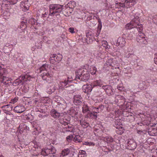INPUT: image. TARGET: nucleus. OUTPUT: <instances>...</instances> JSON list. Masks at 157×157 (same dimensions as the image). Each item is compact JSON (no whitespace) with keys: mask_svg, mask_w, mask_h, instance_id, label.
Masks as SVG:
<instances>
[{"mask_svg":"<svg viewBox=\"0 0 157 157\" xmlns=\"http://www.w3.org/2000/svg\"><path fill=\"white\" fill-rule=\"evenodd\" d=\"M75 79H78L81 81H87L89 79L90 75L86 69L79 70L75 72Z\"/></svg>","mask_w":157,"mask_h":157,"instance_id":"f257e3e1","label":"nucleus"},{"mask_svg":"<svg viewBox=\"0 0 157 157\" xmlns=\"http://www.w3.org/2000/svg\"><path fill=\"white\" fill-rule=\"evenodd\" d=\"M63 5L59 4H52L49 6L50 13L48 16L59 15V13L63 11Z\"/></svg>","mask_w":157,"mask_h":157,"instance_id":"f03ea898","label":"nucleus"},{"mask_svg":"<svg viewBox=\"0 0 157 157\" xmlns=\"http://www.w3.org/2000/svg\"><path fill=\"white\" fill-rule=\"evenodd\" d=\"M71 82V80H63L61 82V85L65 88L69 93H71L75 91L76 88L73 85H70L69 83Z\"/></svg>","mask_w":157,"mask_h":157,"instance_id":"7ed1b4c3","label":"nucleus"},{"mask_svg":"<svg viewBox=\"0 0 157 157\" xmlns=\"http://www.w3.org/2000/svg\"><path fill=\"white\" fill-rule=\"evenodd\" d=\"M129 27L127 26V25H125V28L128 29H131V32L133 33L134 35L138 33H141L143 29V25H140L136 26V27H132L130 28H128Z\"/></svg>","mask_w":157,"mask_h":157,"instance_id":"20e7f679","label":"nucleus"},{"mask_svg":"<svg viewBox=\"0 0 157 157\" xmlns=\"http://www.w3.org/2000/svg\"><path fill=\"white\" fill-rule=\"evenodd\" d=\"M138 16H136L129 23L127 24V26L129 27L128 28H130L132 27H136L140 25H142L140 23L139 19Z\"/></svg>","mask_w":157,"mask_h":157,"instance_id":"39448f33","label":"nucleus"},{"mask_svg":"<svg viewBox=\"0 0 157 157\" xmlns=\"http://www.w3.org/2000/svg\"><path fill=\"white\" fill-rule=\"evenodd\" d=\"M101 90H104L107 94L112 95L113 94V89L112 87L110 85H106L103 86L100 89Z\"/></svg>","mask_w":157,"mask_h":157,"instance_id":"423d86ee","label":"nucleus"},{"mask_svg":"<svg viewBox=\"0 0 157 157\" xmlns=\"http://www.w3.org/2000/svg\"><path fill=\"white\" fill-rule=\"evenodd\" d=\"M73 99L74 104L77 105H80L83 101L82 97L80 95H75Z\"/></svg>","mask_w":157,"mask_h":157,"instance_id":"0eeeda50","label":"nucleus"},{"mask_svg":"<svg viewBox=\"0 0 157 157\" xmlns=\"http://www.w3.org/2000/svg\"><path fill=\"white\" fill-rule=\"evenodd\" d=\"M30 5V4L29 3L28 0H25L22 1L21 2V6L22 8L24 7V10H23L25 12L29 10Z\"/></svg>","mask_w":157,"mask_h":157,"instance_id":"6e6552de","label":"nucleus"},{"mask_svg":"<svg viewBox=\"0 0 157 157\" xmlns=\"http://www.w3.org/2000/svg\"><path fill=\"white\" fill-rule=\"evenodd\" d=\"M93 87L90 84L84 85L82 87V89L83 91L85 93L89 94V93L90 92L93 88Z\"/></svg>","mask_w":157,"mask_h":157,"instance_id":"1a4fd4ad","label":"nucleus"},{"mask_svg":"<svg viewBox=\"0 0 157 157\" xmlns=\"http://www.w3.org/2000/svg\"><path fill=\"white\" fill-rule=\"evenodd\" d=\"M128 148L130 150H133L135 149L136 147V143L133 141L131 139L128 142Z\"/></svg>","mask_w":157,"mask_h":157,"instance_id":"9d476101","label":"nucleus"},{"mask_svg":"<svg viewBox=\"0 0 157 157\" xmlns=\"http://www.w3.org/2000/svg\"><path fill=\"white\" fill-rule=\"evenodd\" d=\"M126 43L125 39L123 38V37H120L117 40V44L120 47H122L124 46Z\"/></svg>","mask_w":157,"mask_h":157,"instance_id":"9b49d317","label":"nucleus"},{"mask_svg":"<svg viewBox=\"0 0 157 157\" xmlns=\"http://www.w3.org/2000/svg\"><path fill=\"white\" fill-rule=\"evenodd\" d=\"M50 115L55 118H58L60 116V113L55 109H52L50 112Z\"/></svg>","mask_w":157,"mask_h":157,"instance_id":"f8f14e48","label":"nucleus"},{"mask_svg":"<svg viewBox=\"0 0 157 157\" xmlns=\"http://www.w3.org/2000/svg\"><path fill=\"white\" fill-rule=\"evenodd\" d=\"M41 76L43 79L46 80L47 82L49 81L51 79V76L47 72H43L42 74L41 75Z\"/></svg>","mask_w":157,"mask_h":157,"instance_id":"ddd939ff","label":"nucleus"},{"mask_svg":"<svg viewBox=\"0 0 157 157\" xmlns=\"http://www.w3.org/2000/svg\"><path fill=\"white\" fill-rule=\"evenodd\" d=\"M14 110L16 113H21L25 110V108L23 106H17L15 107Z\"/></svg>","mask_w":157,"mask_h":157,"instance_id":"4468645a","label":"nucleus"},{"mask_svg":"<svg viewBox=\"0 0 157 157\" xmlns=\"http://www.w3.org/2000/svg\"><path fill=\"white\" fill-rule=\"evenodd\" d=\"M91 84L93 87L96 86H99L101 87L102 85V83L100 79H99L94 81Z\"/></svg>","mask_w":157,"mask_h":157,"instance_id":"2eb2a0df","label":"nucleus"},{"mask_svg":"<svg viewBox=\"0 0 157 157\" xmlns=\"http://www.w3.org/2000/svg\"><path fill=\"white\" fill-rule=\"evenodd\" d=\"M55 57H56V62L59 63L61 61L62 58V56L60 54H59L58 56L56 55V54L51 55V58H55Z\"/></svg>","mask_w":157,"mask_h":157,"instance_id":"dca6fc26","label":"nucleus"},{"mask_svg":"<svg viewBox=\"0 0 157 157\" xmlns=\"http://www.w3.org/2000/svg\"><path fill=\"white\" fill-rule=\"evenodd\" d=\"M75 2L74 1H71L69 2L66 6V7H69V8L73 9L75 6Z\"/></svg>","mask_w":157,"mask_h":157,"instance_id":"f3484780","label":"nucleus"},{"mask_svg":"<svg viewBox=\"0 0 157 157\" xmlns=\"http://www.w3.org/2000/svg\"><path fill=\"white\" fill-rule=\"evenodd\" d=\"M136 40L141 45L146 44L147 42L145 37H140V39L139 38H137Z\"/></svg>","mask_w":157,"mask_h":157,"instance_id":"a211bd4d","label":"nucleus"},{"mask_svg":"<svg viewBox=\"0 0 157 157\" xmlns=\"http://www.w3.org/2000/svg\"><path fill=\"white\" fill-rule=\"evenodd\" d=\"M41 154L44 156L48 155L50 154V149L49 148H45L44 150H42L41 152Z\"/></svg>","mask_w":157,"mask_h":157,"instance_id":"6ab92c4d","label":"nucleus"},{"mask_svg":"<svg viewBox=\"0 0 157 157\" xmlns=\"http://www.w3.org/2000/svg\"><path fill=\"white\" fill-rule=\"evenodd\" d=\"M48 68V64H45L43 65L39 68V70L40 71V72H41L42 71H47Z\"/></svg>","mask_w":157,"mask_h":157,"instance_id":"aec40b11","label":"nucleus"},{"mask_svg":"<svg viewBox=\"0 0 157 157\" xmlns=\"http://www.w3.org/2000/svg\"><path fill=\"white\" fill-rule=\"evenodd\" d=\"M86 117H90L91 118H94L96 119L97 117V115L95 114L94 113L88 112V114L86 115Z\"/></svg>","mask_w":157,"mask_h":157,"instance_id":"412c9836","label":"nucleus"},{"mask_svg":"<svg viewBox=\"0 0 157 157\" xmlns=\"http://www.w3.org/2000/svg\"><path fill=\"white\" fill-rule=\"evenodd\" d=\"M82 112L83 113H85L86 112H90L89 107L87 105H84L82 107Z\"/></svg>","mask_w":157,"mask_h":157,"instance_id":"4be33fe9","label":"nucleus"},{"mask_svg":"<svg viewBox=\"0 0 157 157\" xmlns=\"http://www.w3.org/2000/svg\"><path fill=\"white\" fill-rule=\"evenodd\" d=\"M126 4V7L127 8L130 7L132 5L133 0H124Z\"/></svg>","mask_w":157,"mask_h":157,"instance_id":"5701e85b","label":"nucleus"},{"mask_svg":"<svg viewBox=\"0 0 157 157\" xmlns=\"http://www.w3.org/2000/svg\"><path fill=\"white\" fill-rule=\"evenodd\" d=\"M70 152V150L68 148L64 149L62 151L61 154L63 156L68 155Z\"/></svg>","mask_w":157,"mask_h":157,"instance_id":"b1692460","label":"nucleus"},{"mask_svg":"<svg viewBox=\"0 0 157 157\" xmlns=\"http://www.w3.org/2000/svg\"><path fill=\"white\" fill-rule=\"evenodd\" d=\"M80 123L82 127L84 128H87L89 126V124L85 121H80Z\"/></svg>","mask_w":157,"mask_h":157,"instance_id":"393cba45","label":"nucleus"},{"mask_svg":"<svg viewBox=\"0 0 157 157\" xmlns=\"http://www.w3.org/2000/svg\"><path fill=\"white\" fill-rule=\"evenodd\" d=\"M104 140L108 143H112L113 141V139L111 136H106L104 137Z\"/></svg>","mask_w":157,"mask_h":157,"instance_id":"a878e982","label":"nucleus"},{"mask_svg":"<svg viewBox=\"0 0 157 157\" xmlns=\"http://www.w3.org/2000/svg\"><path fill=\"white\" fill-rule=\"evenodd\" d=\"M73 141L76 142L80 143L82 142V139L78 135H76L73 138Z\"/></svg>","mask_w":157,"mask_h":157,"instance_id":"bb28decb","label":"nucleus"},{"mask_svg":"<svg viewBox=\"0 0 157 157\" xmlns=\"http://www.w3.org/2000/svg\"><path fill=\"white\" fill-rule=\"evenodd\" d=\"M13 107L12 105L10 104H8L7 105H5L3 106L2 108L3 109H4L5 110L6 109L7 110H12V109Z\"/></svg>","mask_w":157,"mask_h":157,"instance_id":"cd10ccee","label":"nucleus"},{"mask_svg":"<svg viewBox=\"0 0 157 157\" xmlns=\"http://www.w3.org/2000/svg\"><path fill=\"white\" fill-rule=\"evenodd\" d=\"M90 71L92 75H94L97 71V69L95 67L91 66L90 69Z\"/></svg>","mask_w":157,"mask_h":157,"instance_id":"c85d7f7f","label":"nucleus"},{"mask_svg":"<svg viewBox=\"0 0 157 157\" xmlns=\"http://www.w3.org/2000/svg\"><path fill=\"white\" fill-rule=\"evenodd\" d=\"M50 154H52V155H51V157H52V156L54 157L55 155H53L56 152V150L54 148V147H53L52 146H50Z\"/></svg>","mask_w":157,"mask_h":157,"instance_id":"c756f323","label":"nucleus"},{"mask_svg":"<svg viewBox=\"0 0 157 157\" xmlns=\"http://www.w3.org/2000/svg\"><path fill=\"white\" fill-rule=\"evenodd\" d=\"M94 55L96 58L100 57L101 58V56L102 53L100 51H97L95 52Z\"/></svg>","mask_w":157,"mask_h":157,"instance_id":"7c9ffc66","label":"nucleus"},{"mask_svg":"<svg viewBox=\"0 0 157 157\" xmlns=\"http://www.w3.org/2000/svg\"><path fill=\"white\" fill-rule=\"evenodd\" d=\"M107 65L111 66L113 67L114 64L113 62V59H110L107 61Z\"/></svg>","mask_w":157,"mask_h":157,"instance_id":"2f4dec72","label":"nucleus"},{"mask_svg":"<svg viewBox=\"0 0 157 157\" xmlns=\"http://www.w3.org/2000/svg\"><path fill=\"white\" fill-rule=\"evenodd\" d=\"M93 36H90V37H88L85 38V40L86 41V42L87 44H89V43H90L91 42H92L93 40Z\"/></svg>","mask_w":157,"mask_h":157,"instance_id":"473e14b6","label":"nucleus"},{"mask_svg":"<svg viewBox=\"0 0 157 157\" xmlns=\"http://www.w3.org/2000/svg\"><path fill=\"white\" fill-rule=\"evenodd\" d=\"M11 79L10 78L3 76L2 77V82L4 83V82H10Z\"/></svg>","mask_w":157,"mask_h":157,"instance_id":"72a5a7b5","label":"nucleus"},{"mask_svg":"<svg viewBox=\"0 0 157 157\" xmlns=\"http://www.w3.org/2000/svg\"><path fill=\"white\" fill-rule=\"evenodd\" d=\"M21 82V81L20 80H19L18 79L15 80L13 83V86H17L19 85Z\"/></svg>","mask_w":157,"mask_h":157,"instance_id":"f704fd0d","label":"nucleus"},{"mask_svg":"<svg viewBox=\"0 0 157 157\" xmlns=\"http://www.w3.org/2000/svg\"><path fill=\"white\" fill-rule=\"evenodd\" d=\"M83 144L86 145H88V146H93L95 144L92 142H85L84 143H83Z\"/></svg>","mask_w":157,"mask_h":157,"instance_id":"c9c22d12","label":"nucleus"},{"mask_svg":"<svg viewBox=\"0 0 157 157\" xmlns=\"http://www.w3.org/2000/svg\"><path fill=\"white\" fill-rule=\"evenodd\" d=\"M96 109H99L101 112L102 110L104 108V106L102 104H100L98 107H96L95 108Z\"/></svg>","mask_w":157,"mask_h":157,"instance_id":"e433bc0d","label":"nucleus"},{"mask_svg":"<svg viewBox=\"0 0 157 157\" xmlns=\"http://www.w3.org/2000/svg\"><path fill=\"white\" fill-rule=\"evenodd\" d=\"M56 90V88L54 86L51 87L50 88H48V91L51 92V93L54 92Z\"/></svg>","mask_w":157,"mask_h":157,"instance_id":"4c0bfd02","label":"nucleus"},{"mask_svg":"<svg viewBox=\"0 0 157 157\" xmlns=\"http://www.w3.org/2000/svg\"><path fill=\"white\" fill-rule=\"evenodd\" d=\"M73 138V136L72 135H70L67 137V140L69 142L72 140Z\"/></svg>","mask_w":157,"mask_h":157,"instance_id":"58836bf2","label":"nucleus"},{"mask_svg":"<svg viewBox=\"0 0 157 157\" xmlns=\"http://www.w3.org/2000/svg\"><path fill=\"white\" fill-rule=\"evenodd\" d=\"M101 27H98L97 29V33H96L95 36H98L100 34L101 29Z\"/></svg>","mask_w":157,"mask_h":157,"instance_id":"ea45409f","label":"nucleus"},{"mask_svg":"<svg viewBox=\"0 0 157 157\" xmlns=\"http://www.w3.org/2000/svg\"><path fill=\"white\" fill-rule=\"evenodd\" d=\"M127 38L128 40H132L133 39V35L131 34V32L127 36Z\"/></svg>","mask_w":157,"mask_h":157,"instance_id":"a19ab883","label":"nucleus"},{"mask_svg":"<svg viewBox=\"0 0 157 157\" xmlns=\"http://www.w3.org/2000/svg\"><path fill=\"white\" fill-rule=\"evenodd\" d=\"M18 0H10L9 1L10 4L11 5H14L16 3Z\"/></svg>","mask_w":157,"mask_h":157,"instance_id":"79ce46f5","label":"nucleus"},{"mask_svg":"<svg viewBox=\"0 0 157 157\" xmlns=\"http://www.w3.org/2000/svg\"><path fill=\"white\" fill-rule=\"evenodd\" d=\"M23 130L24 129L25 130H26V131H29V128L25 124H24L23 125Z\"/></svg>","mask_w":157,"mask_h":157,"instance_id":"37998d69","label":"nucleus"},{"mask_svg":"<svg viewBox=\"0 0 157 157\" xmlns=\"http://www.w3.org/2000/svg\"><path fill=\"white\" fill-rule=\"evenodd\" d=\"M33 18L32 17L30 18L28 20V22L29 23L31 24L32 25H34V23H33Z\"/></svg>","mask_w":157,"mask_h":157,"instance_id":"c03bdc74","label":"nucleus"},{"mask_svg":"<svg viewBox=\"0 0 157 157\" xmlns=\"http://www.w3.org/2000/svg\"><path fill=\"white\" fill-rule=\"evenodd\" d=\"M68 30L69 31L72 33H75V32L74 31V29L73 28H69Z\"/></svg>","mask_w":157,"mask_h":157,"instance_id":"a18cd8bd","label":"nucleus"},{"mask_svg":"<svg viewBox=\"0 0 157 157\" xmlns=\"http://www.w3.org/2000/svg\"><path fill=\"white\" fill-rule=\"evenodd\" d=\"M59 122L62 124L65 125H68V123L64 120L62 121H59Z\"/></svg>","mask_w":157,"mask_h":157,"instance_id":"49530a36","label":"nucleus"},{"mask_svg":"<svg viewBox=\"0 0 157 157\" xmlns=\"http://www.w3.org/2000/svg\"><path fill=\"white\" fill-rule=\"evenodd\" d=\"M64 121H67V122H69L70 120V118L69 117H65L63 119Z\"/></svg>","mask_w":157,"mask_h":157,"instance_id":"de8ad7c7","label":"nucleus"},{"mask_svg":"<svg viewBox=\"0 0 157 157\" xmlns=\"http://www.w3.org/2000/svg\"><path fill=\"white\" fill-rule=\"evenodd\" d=\"M92 36H93V35L92 33L91 32H88L87 33H86V38L88 37Z\"/></svg>","mask_w":157,"mask_h":157,"instance_id":"09e8293b","label":"nucleus"},{"mask_svg":"<svg viewBox=\"0 0 157 157\" xmlns=\"http://www.w3.org/2000/svg\"><path fill=\"white\" fill-rule=\"evenodd\" d=\"M50 62L51 63H52L53 64H54L55 63V59H54L53 58H51V56H50Z\"/></svg>","mask_w":157,"mask_h":157,"instance_id":"8fccbe9b","label":"nucleus"},{"mask_svg":"<svg viewBox=\"0 0 157 157\" xmlns=\"http://www.w3.org/2000/svg\"><path fill=\"white\" fill-rule=\"evenodd\" d=\"M98 27H102V24L101 21V20L100 18H98Z\"/></svg>","mask_w":157,"mask_h":157,"instance_id":"3c124183","label":"nucleus"},{"mask_svg":"<svg viewBox=\"0 0 157 157\" xmlns=\"http://www.w3.org/2000/svg\"><path fill=\"white\" fill-rule=\"evenodd\" d=\"M48 15V12H45L44 13H42L41 14V16L43 17H46Z\"/></svg>","mask_w":157,"mask_h":157,"instance_id":"603ef678","label":"nucleus"},{"mask_svg":"<svg viewBox=\"0 0 157 157\" xmlns=\"http://www.w3.org/2000/svg\"><path fill=\"white\" fill-rule=\"evenodd\" d=\"M3 83L6 85H10L11 83V81H10V82H4Z\"/></svg>","mask_w":157,"mask_h":157,"instance_id":"864d4df0","label":"nucleus"},{"mask_svg":"<svg viewBox=\"0 0 157 157\" xmlns=\"http://www.w3.org/2000/svg\"><path fill=\"white\" fill-rule=\"evenodd\" d=\"M119 4L120 6H121L123 7H126V5L125 2L123 3H119Z\"/></svg>","mask_w":157,"mask_h":157,"instance_id":"5fc2aeb1","label":"nucleus"},{"mask_svg":"<svg viewBox=\"0 0 157 157\" xmlns=\"http://www.w3.org/2000/svg\"><path fill=\"white\" fill-rule=\"evenodd\" d=\"M79 154H81L84 155H85L86 154V153L85 151L81 150V151H79Z\"/></svg>","mask_w":157,"mask_h":157,"instance_id":"6e6d98bb","label":"nucleus"},{"mask_svg":"<svg viewBox=\"0 0 157 157\" xmlns=\"http://www.w3.org/2000/svg\"><path fill=\"white\" fill-rule=\"evenodd\" d=\"M35 152H34V153L33 154V156H37L41 152H36V151H35Z\"/></svg>","mask_w":157,"mask_h":157,"instance_id":"4d7b16f0","label":"nucleus"},{"mask_svg":"<svg viewBox=\"0 0 157 157\" xmlns=\"http://www.w3.org/2000/svg\"><path fill=\"white\" fill-rule=\"evenodd\" d=\"M73 78L72 76L70 77H68L67 80H71V82L73 80Z\"/></svg>","mask_w":157,"mask_h":157,"instance_id":"13d9d810","label":"nucleus"},{"mask_svg":"<svg viewBox=\"0 0 157 157\" xmlns=\"http://www.w3.org/2000/svg\"><path fill=\"white\" fill-rule=\"evenodd\" d=\"M28 76L27 75H22L20 76V78H21L23 80H24L25 78H26Z\"/></svg>","mask_w":157,"mask_h":157,"instance_id":"bf43d9fd","label":"nucleus"},{"mask_svg":"<svg viewBox=\"0 0 157 157\" xmlns=\"http://www.w3.org/2000/svg\"><path fill=\"white\" fill-rule=\"evenodd\" d=\"M61 37L63 39H65L67 37L64 34H62L61 36Z\"/></svg>","mask_w":157,"mask_h":157,"instance_id":"052dcab7","label":"nucleus"},{"mask_svg":"<svg viewBox=\"0 0 157 157\" xmlns=\"http://www.w3.org/2000/svg\"><path fill=\"white\" fill-rule=\"evenodd\" d=\"M140 37H144L142 36V35L141 34V33H140V34H139L137 36V38H139L140 39Z\"/></svg>","mask_w":157,"mask_h":157,"instance_id":"680f3d73","label":"nucleus"},{"mask_svg":"<svg viewBox=\"0 0 157 157\" xmlns=\"http://www.w3.org/2000/svg\"><path fill=\"white\" fill-rule=\"evenodd\" d=\"M102 44H104V47H106V45L107 44H108V43L106 41H104L103 42H102Z\"/></svg>","mask_w":157,"mask_h":157,"instance_id":"e2e57ef3","label":"nucleus"},{"mask_svg":"<svg viewBox=\"0 0 157 157\" xmlns=\"http://www.w3.org/2000/svg\"><path fill=\"white\" fill-rule=\"evenodd\" d=\"M13 103H14L17 101L18 100V98H15L13 99Z\"/></svg>","mask_w":157,"mask_h":157,"instance_id":"0e129e2a","label":"nucleus"},{"mask_svg":"<svg viewBox=\"0 0 157 157\" xmlns=\"http://www.w3.org/2000/svg\"><path fill=\"white\" fill-rule=\"evenodd\" d=\"M36 95H37L38 97H40V96L38 95V93L37 92H35L33 94V97H35V96H36Z\"/></svg>","mask_w":157,"mask_h":157,"instance_id":"69168bd1","label":"nucleus"},{"mask_svg":"<svg viewBox=\"0 0 157 157\" xmlns=\"http://www.w3.org/2000/svg\"><path fill=\"white\" fill-rule=\"evenodd\" d=\"M157 59V57H156V56L154 58V61L155 64H156V63L157 62V61L156 60V59Z\"/></svg>","mask_w":157,"mask_h":157,"instance_id":"338daca9","label":"nucleus"},{"mask_svg":"<svg viewBox=\"0 0 157 157\" xmlns=\"http://www.w3.org/2000/svg\"><path fill=\"white\" fill-rule=\"evenodd\" d=\"M25 24V22L23 21H22L21 22V25L23 26Z\"/></svg>","mask_w":157,"mask_h":157,"instance_id":"774afa93","label":"nucleus"}]
</instances>
